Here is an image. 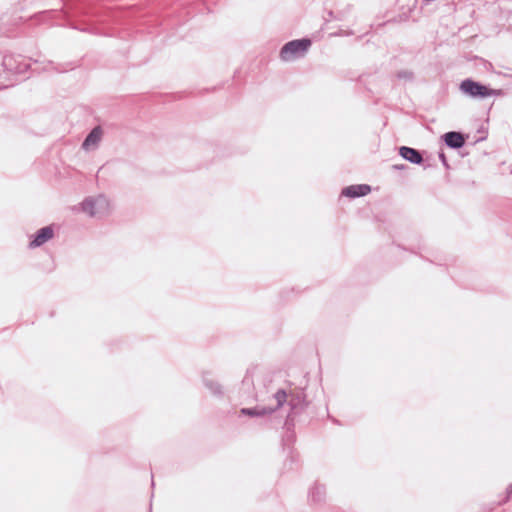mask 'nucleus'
I'll return each instance as SVG.
<instances>
[{
  "label": "nucleus",
  "mask_w": 512,
  "mask_h": 512,
  "mask_svg": "<svg viewBox=\"0 0 512 512\" xmlns=\"http://www.w3.org/2000/svg\"><path fill=\"white\" fill-rule=\"evenodd\" d=\"M83 210L90 216L101 214L109 209V202L102 196L87 199L82 204Z\"/></svg>",
  "instance_id": "20e7f679"
},
{
  "label": "nucleus",
  "mask_w": 512,
  "mask_h": 512,
  "mask_svg": "<svg viewBox=\"0 0 512 512\" xmlns=\"http://www.w3.org/2000/svg\"><path fill=\"white\" fill-rule=\"evenodd\" d=\"M445 142L452 148H460L464 145L465 139L461 133L448 132L445 134Z\"/></svg>",
  "instance_id": "1a4fd4ad"
},
{
  "label": "nucleus",
  "mask_w": 512,
  "mask_h": 512,
  "mask_svg": "<svg viewBox=\"0 0 512 512\" xmlns=\"http://www.w3.org/2000/svg\"><path fill=\"white\" fill-rule=\"evenodd\" d=\"M54 236V231L51 226L43 227L39 231H37L34 239L30 242L29 246L31 248L39 247L46 243Z\"/></svg>",
  "instance_id": "423d86ee"
},
{
  "label": "nucleus",
  "mask_w": 512,
  "mask_h": 512,
  "mask_svg": "<svg viewBox=\"0 0 512 512\" xmlns=\"http://www.w3.org/2000/svg\"><path fill=\"white\" fill-rule=\"evenodd\" d=\"M460 89L471 97L486 98L496 94L491 88L470 79L464 80L460 85Z\"/></svg>",
  "instance_id": "7ed1b4c3"
},
{
  "label": "nucleus",
  "mask_w": 512,
  "mask_h": 512,
  "mask_svg": "<svg viewBox=\"0 0 512 512\" xmlns=\"http://www.w3.org/2000/svg\"><path fill=\"white\" fill-rule=\"evenodd\" d=\"M287 400V393L284 390H278L270 403L267 405H259L255 408L248 409L243 408L240 410V414L248 416H264L278 410Z\"/></svg>",
  "instance_id": "f257e3e1"
},
{
  "label": "nucleus",
  "mask_w": 512,
  "mask_h": 512,
  "mask_svg": "<svg viewBox=\"0 0 512 512\" xmlns=\"http://www.w3.org/2000/svg\"><path fill=\"white\" fill-rule=\"evenodd\" d=\"M311 46L309 39L293 40L285 44L280 52L283 61H291L297 57L304 56Z\"/></svg>",
  "instance_id": "f03ea898"
},
{
  "label": "nucleus",
  "mask_w": 512,
  "mask_h": 512,
  "mask_svg": "<svg viewBox=\"0 0 512 512\" xmlns=\"http://www.w3.org/2000/svg\"><path fill=\"white\" fill-rule=\"evenodd\" d=\"M399 154L411 163L420 164L422 162L421 154L413 148L403 146L399 149Z\"/></svg>",
  "instance_id": "6e6552de"
},
{
  "label": "nucleus",
  "mask_w": 512,
  "mask_h": 512,
  "mask_svg": "<svg viewBox=\"0 0 512 512\" xmlns=\"http://www.w3.org/2000/svg\"><path fill=\"white\" fill-rule=\"evenodd\" d=\"M371 192V187L367 184L351 185L342 190V195L349 198L366 196Z\"/></svg>",
  "instance_id": "39448f33"
},
{
  "label": "nucleus",
  "mask_w": 512,
  "mask_h": 512,
  "mask_svg": "<svg viewBox=\"0 0 512 512\" xmlns=\"http://www.w3.org/2000/svg\"><path fill=\"white\" fill-rule=\"evenodd\" d=\"M103 135V130L100 126L95 127L86 137L82 144L83 149L90 150L97 147Z\"/></svg>",
  "instance_id": "0eeeda50"
}]
</instances>
